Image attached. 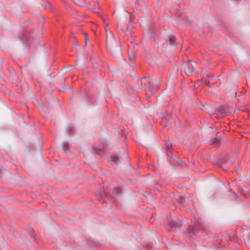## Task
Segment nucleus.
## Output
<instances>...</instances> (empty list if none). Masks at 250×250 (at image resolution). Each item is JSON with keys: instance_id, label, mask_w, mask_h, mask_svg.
Wrapping results in <instances>:
<instances>
[{"instance_id": "f257e3e1", "label": "nucleus", "mask_w": 250, "mask_h": 250, "mask_svg": "<svg viewBox=\"0 0 250 250\" xmlns=\"http://www.w3.org/2000/svg\"><path fill=\"white\" fill-rule=\"evenodd\" d=\"M105 31L106 34V47L108 51L110 52L115 57L120 58L122 56L121 46L120 44L116 42L112 34L109 37H108L106 29Z\"/></svg>"}, {"instance_id": "f03ea898", "label": "nucleus", "mask_w": 250, "mask_h": 250, "mask_svg": "<svg viewBox=\"0 0 250 250\" xmlns=\"http://www.w3.org/2000/svg\"><path fill=\"white\" fill-rule=\"evenodd\" d=\"M196 229H198L199 231H201L203 233H205L207 236L211 235L212 234V232L210 230L208 229V228H206L203 225L198 223L196 224L192 227V230L189 231V233L194 234L196 235L197 232L195 231Z\"/></svg>"}, {"instance_id": "7ed1b4c3", "label": "nucleus", "mask_w": 250, "mask_h": 250, "mask_svg": "<svg viewBox=\"0 0 250 250\" xmlns=\"http://www.w3.org/2000/svg\"><path fill=\"white\" fill-rule=\"evenodd\" d=\"M230 112V108L228 106H219L216 109L215 112L217 117H223L229 114Z\"/></svg>"}, {"instance_id": "20e7f679", "label": "nucleus", "mask_w": 250, "mask_h": 250, "mask_svg": "<svg viewBox=\"0 0 250 250\" xmlns=\"http://www.w3.org/2000/svg\"><path fill=\"white\" fill-rule=\"evenodd\" d=\"M181 221L178 219H176L174 220H172L170 224L167 225L166 228L168 230L173 231L181 227Z\"/></svg>"}, {"instance_id": "39448f33", "label": "nucleus", "mask_w": 250, "mask_h": 250, "mask_svg": "<svg viewBox=\"0 0 250 250\" xmlns=\"http://www.w3.org/2000/svg\"><path fill=\"white\" fill-rule=\"evenodd\" d=\"M184 67L186 73L188 75H190L195 72V70L193 64L192 63L191 61L184 64Z\"/></svg>"}, {"instance_id": "423d86ee", "label": "nucleus", "mask_w": 250, "mask_h": 250, "mask_svg": "<svg viewBox=\"0 0 250 250\" xmlns=\"http://www.w3.org/2000/svg\"><path fill=\"white\" fill-rule=\"evenodd\" d=\"M166 43L170 45L176 44V37L173 34H170L168 36L166 40Z\"/></svg>"}, {"instance_id": "0eeeda50", "label": "nucleus", "mask_w": 250, "mask_h": 250, "mask_svg": "<svg viewBox=\"0 0 250 250\" xmlns=\"http://www.w3.org/2000/svg\"><path fill=\"white\" fill-rule=\"evenodd\" d=\"M92 148L96 151V153L100 154L102 150L104 148V146L102 144L100 146H97L95 144H94L92 146Z\"/></svg>"}, {"instance_id": "6e6552de", "label": "nucleus", "mask_w": 250, "mask_h": 250, "mask_svg": "<svg viewBox=\"0 0 250 250\" xmlns=\"http://www.w3.org/2000/svg\"><path fill=\"white\" fill-rule=\"evenodd\" d=\"M110 159L116 164H118L120 162L119 157L115 154H112L110 156Z\"/></svg>"}, {"instance_id": "1a4fd4ad", "label": "nucleus", "mask_w": 250, "mask_h": 250, "mask_svg": "<svg viewBox=\"0 0 250 250\" xmlns=\"http://www.w3.org/2000/svg\"><path fill=\"white\" fill-rule=\"evenodd\" d=\"M128 55L129 59L132 62H133L136 58V54L133 51H129V50H127Z\"/></svg>"}, {"instance_id": "9d476101", "label": "nucleus", "mask_w": 250, "mask_h": 250, "mask_svg": "<svg viewBox=\"0 0 250 250\" xmlns=\"http://www.w3.org/2000/svg\"><path fill=\"white\" fill-rule=\"evenodd\" d=\"M209 76L208 74L204 73L203 74L202 80L203 82L206 84H208L209 83L210 79Z\"/></svg>"}, {"instance_id": "9b49d317", "label": "nucleus", "mask_w": 250, "mask_h": 250, "mask_svg": "<svg viewBox=\"0 0 250 250\" xmlns=\"http://www.w3.org/2000/svg\"><path fill=\"white\" fill-rule=\"evenodd\" d=\"M69 148V145L67 142L63 143L62 145V149L63 150L66 152L67 150H68Z\"/></svg>"}, {"instance_id": "f8f14e48", "label": "nucleus", "mask_w": 250, "mask_h": 250, "mask_svg": "<svg viewBox=\"0 0 250 250\" xmlns=\"http://www.w3.org/2000/svg\"><path fill=\"white\" fill-rule=\"evenodd\" d=\"M172 144L171 143H167L166 144V151L167 153V155H169V150L172 147Z\"/></svg>"}, {"instance_id": "ddd939ff", "label": "nucleus", "mask_w": 250, "mask_h": 250, "mask_svg": "<svg viewBox=\"0 0 250 250\" xmlns=\"http://www.w3.org/2000/svg\"><path fill=\"white\" fill-rule=\"evenodd\" d=\"M185 201V198L183 196H180L178 199V202L180 204L184 203Z\"/></svg>"}, {"instance_id": "4468645a", "label": "nucleus", "mask_w": 250, "mask_h": 250, "mask_svg": "<svg viewBox=\"0 0 250 250\" xmlns=\"http://www.w3.org/2000/svg\"><path fill=\"white\" fill-rule=\"evenodd\" d=\"M76 4L78 5L82 4L85 0H72Z\"/></svg>"}, {"instance_id": "2eb2a0df", "label": "nucleus", "mask_w": 250, "mask_h": 250, "mask_svg": "<svg viewBox=\"0 0 250 250\" xmlns=\"http://www.w3.org/2000/svg\"><path fill=\"white\" fill-rule=\"evenodd\" d=\"M91 62H93V67L95 68V69H97L98 68V66L97 65V64H96V63H95V60L94 58L91 57Z\"/></svg>"}, {"instance_id": "dca6fc26", "label": "nucleus", "mask_w": 250, "mask_h": 250, "mask_svg": "<svg viewBox=\"0 0 250 250\" xmlns=\"http://www.w3.org/2000/svg\"><path fill=\"white\" fill-rule=\"evenodd\" d=\"M84 36H85V43L87 44V43L89 42V39L87 37V36L86 33H84Z\"/></svg>"}, {"instance_id": "f3484780", "label": "nucleus", "mask_w": 250, "mask_h": 250, "mask_svg": "<svg viewBox=\"0 0 250 250\" xmlns=\"http://www.w3.org/2000/svg\"><path fill=\"white\" fill-rule=\"evenodd\" d=\"M40 21L42 23V26L44 22V18L43 17L40 18Z\"/></svg>"}, {"instance_id": "a211bd4d", "label": "nucleus", "mask_w": 250, "mask_h": 250, "mask_svg": "<svg viewBox=\"0 0 250 250\" xmlns=\"http://www.w3.org/2000/svg\"><path fill=\"white\" fill-rule=\"evenodd\" d=\"M148 84H149V88H149V90H151V91H153V92L154 91H155V89H154V90H153V89H152V88H151V86H150V82H148Z\"/></svg>"}, {"instance_id": "6ab92c4d", "label": "nucleus", "mask_w": 250, "mask_h": 250, "mask_svg": "<svg viewBox=\"0 0 250 250\" xmlns=\"http://www.w3.org/2000/svg\"><path fill=\"white\" fill-rule=\"evenodd\" d=\"M31 237L33 239L34 241H36V238L34 235L32 234H30Z\"/></svg>"}, {"instance_id": "aec40b11", "label": "nucleus", "mask_w": 250, "mask_h": 250, "mask_svg": "<svg viewBox=\"0 0 250 250\" xmlns=\"http://www.w3.org/2000/svg\"><path fill=\"white\" fill-rule=\"evenodd\" d=\"M118 189V188H117V187H115V188H113V192H115V194H118V193H119L118 192H116V190L117 189Z\"/></svg>"}, {"instance_id": "412c9836", "label": "nucleus", "mask_w": 250, "mask_h": 250, "mask_svg": "<svg viewBox=\"0 0 250 250\" xmlns=\"http://www.w3.org/2000/svg\"><path fill=\"white\" fill-rule=\"evenodd\" d=\"M169 156H171V157H172V153L171 152H170L169 150Z\"/></svg>"}, {"instance_id": "4be33fe9", "label": "nucleus", "mask_w": 250, "mask_h": 250, "mask_svg": "<svg viewBox=\"0 0 250 250\" xmlns=\"http://www.w3.org/2000/svg\"><path fill=\"white\" fill-rule=\"evenodd\" d=\"M134 17H135V15L132 14V15L131 16L130 18H131V19H133V18H134Z\"/></svg>"}, {"instance_id": "5701e85b", "label": "nucleus", "mask_w": 250, "mask_h": 250, "mask_svg": "<svg viewBox=\"0 0 250 250\" xmlns=\"http://www.w3.org/2000/svg\"><path fill=\"white\" fill-rule=\"evenodd\" d=\"M218 143H219V141H214V144H218Z\"/></svg>"}, {"instance_id": "b1692460", "label": "nucleus", "mask_w": 250, "mask_h": 250, "mask_svg": "<svg viewBox=\"0 0 250 250\" xmlns=\"http://www.w3.org/2000/svg\"><path fill=\"white\" fill-rule=\"evenodd\" d=\"M221 167H222V168H223V169H224V170H225V171H226V170H227V169H226V168H225L224 167H223V166H221Z\"/></svg>"}, {"instance_id": "393cba45", "label": "nucleus", "mask_w": 250, "mask_h": 250, "mask_svg": "<svg viewBox=\"0 0 250 250\" xmlns=\"http://www.w3.org/2000/svg\"><path fill=\"white\" fill-rule=\"evenodd\" d=\"M146 79H147V78H144L143 79V80H146Z\"/></svg>"}]
</instances>
